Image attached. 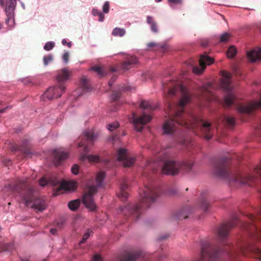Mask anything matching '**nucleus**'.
Segmentation results:
<instances>
[{
	"label": "nucleus",
	"mask_w": 261,
	"mask_h": 261,
	"mask_svg": "<svg viewBox=\"0 0 261 261\" xmlns=\"http://www.w3.org/2000/svg\"><path fill=\"white\" fill-rule=\"evenodd\" d=\"M163 88L164 92L167 91L168 96H174L178 92L180 93L181 96L178 103L181 110L174 113L177 117L176 119H169L165 122L162 128L164 134L169 136H173L176 132L179 130L178 126H180L182 127V130H188L190 133L195 135H198V132H201L206 140L211 139L214 128L210 122L193 115L191 116L190 120L187 121L182 116L184 107L191 99L187 88L182 84L174 85L172 88H168L167 89L163 85Z\"/></svg>",
	"instance_id": "nucleus-1"
},
{
	"label": "nucleus",
	"mask_w": 261,
	"mask_h": 261,
	"mask_svg": "<svg viewBox=\"0 0 261 261\" xmlns=\"http://www.w3.org/2000/svg\"><path fill=\"white\" fill-rule=\"evenodd\" d=\"M158 153V159L154 161H148L146 168L153 172H157L161 168L162 172L166 175L174 176L179 172H189L194 166L191 160L174 161L169 160L171 156V148L167 146L162 148Z\"/></svg>",
	"instance_id": "nucleus-2"
},
{
	"label": "nucleus",
	"mask_w": 261,
	"mask_h": 261,
	"mask_svg": "<svg viewBox=\"0 0 261 261\" xmlns=\"http://www.w3.org/2000/svg\"><path fill=\"white\" fill-rule=\"evenodd\" d=\"M228 161L229 158L226 156H222L215 161L214 173L217 177L248 186L261 182V164L254 168L253 174L243 175L240 172L233 174L229 171Z\"/></svg>",
	"instance_id": "nucleus-3"
},
{
	"label": "nucleus",
	"mask_w": 261,
	"mask_h": 261,
	"mask_svg": "<svg viewBox=\"0 0 261 261\" xmlns=\"http://www.w3.org/2000/svg\"><path fill=\"white\" fill-rule=\"evenodd\" d=\"M160 189L155 186H146L145 190L141 194V203H128L125 206H121L118 213L123 215L126 218H130L132 221H137L143 214L145 208L150 207V203L155 201L159 195Z\"/></svg>",
	"instance_id": "nucleus-4"
},
{
	"label": "nucleus",
	"mask_w": 261,
	"mask_h": 261,
	"mask_svg": "<svg viewBox=\"0 0 261 261\" xmlns=\"http://www.w3.org/2000/svg\"><path fill=\"white\" fill-rule=\"evenodd\" d=\"M7 188L12 193L18 194L26 206L32 203V208L41 212L46 208L47 204L44 199L39 198L33 199L34 190L28 185L26 180H20L17 182L11 183Z\"/></svg>",
	"instance_id": "nucleus-5"
},
{
	"label": "nucleus",
	"mask_w": 261,
	"mask_h": 261,
	"mask_svg": "<svg viewBox=\"0 0 261 261\" xmlns=\"http://www.w3.org/2000/svg\"><path fill=\"white\" fill-rule=\"evenodd\" d=\"M211 247L201 246L200 258L193 261H235L236 254L234 251Z\"/></svg>",
	"instance_id": "nucleus-6"
},
{
	"label": "nucleus",
	"mask_w": 261,
	"mask_h": 261,
	"mask_svg": "<svg viewBox=\"0 0 261 261\" xmlns=\"http://www.w3.org/2000/svg\"><path fill=\"white\" fill-rule=\"evenodd\" d=\"M69 78L70 73L66 68H63L59 70L56 75L58 84L49 87L41 96V99L43 100L46 99L51 100L61 97L65 90V86L63 83Z\"/></svg>",
	"instance_id": "nucleus-7"
},
{
	"label": "nucleus",
	"mask_w": 261,
	"mask_h": 261,
	"mask_svg": "<svg viewBox=\"0 0 261 261\" xmlns=\"http://www.w3.org/2000/svg\"><path fill=\"white\" fill-rule=\"evenodd\" d=\"M105 177V172H99L97 173L96 177V185H91L89 181L87 184L88 191L83 195L82 202L90 211H94L97 208V206L93 199V195L97 192L98 188L103 187Z\"/></svg>",
	"instance_id": "nucleus-8"
},
{
	"label": "nucleus",
	"mask_w": 261,
	"mask_h": 261,
	"mask_svg": "<svg viewBox=\"0 0 261 261\" xmlns=\"http://www.w3.org/2000/svg\"><path fill=\"white\" fill-rule=\"evenodd\" d=\"M165 255L156 253L150 255L141 250H130L124 252L120 256L121 261H160Z\"/></svg>",
	"instance_id": "nucleus-9"
},
{
	"label": "nucleus",
	"mask_w": 261,
	"mask_h": 261,
	"mask_svg": "<svg viewBox=\"0 0 261 261\" xmlns=\"http://www.w3.org/2000/svg\"><path fill=\"white\" fill-rule=\"evenodd\" d=\"M221 75L222 76L221 86L227 93L224 97L223 104L225 106L229 107L234 103V95L233 88L231 86V74L225 71H221Z\"/></svg>",
	"instance_id": "nucleus-10"
},
{
	"label": "nucleus",
	"mask_w": 261,
	"mask_h": 261,
	"mask_svg": "<svg viewBox=\"0 0 261 261\" xmlns=\"http://www.w3.org/2000/svg\"><path fill=\"white\" fill-rule=\"evenodd\" d=\"M0 5L4 8L7 18L6 23L7 31L13 30L15 26V10L16 6V0H0Z\"/></svg>",
	"instance_id": "nucleus-11"
},
{
	"label": "nucleus",
	"mask_w": 261,
	"mask_h": 261,
	"mask_svg": "<svg viewBox=\"0 0 261 261\" xmlns=\"http://www.w3.org/2000/svg\"><path fill=\"white\" fill-rule=\"evenodd\" d=\"M152 118L151 115L146 114L144 112L140 117H138L133 113L132 121L134 125L135 130L137 132H141L144 127V125L149 122Z\"/></svg>",
	"instance_id": "nucleus-12"
},
{
	"label": "nucleus",
	"mask_w": 261,
	"mask_h": 261,
	"mask_svg": "<svg viewBox=\"0 0 261 261\" xmlns=\"http://www.w3.org/2000/svg\"><path fill=\"white\" fill-rule=\"evenodd\" d=\"M260 99L254 100L247 105H239L237 106V111L241 114H251L256 109H261V92L259 93Z\"/></svg>",
	"instance_id": "nucleus-13"
},
{
	"label": "nucleus",
	"mask_w": 261,
	"mask_h": 261,
	"mask_svg": "<svg viewBox=\"0 0 261 261\" xmlns=\"http://www.w3.org/2000/svg\"><path fill=\"white\" fill-rule=\"evenodd\" d=\"M214 62V60L213 58L204 53L200 57L199 61L200 66H194L193 71L194 73L200 74L203 72L206 65H210L213 64Z\"/></svg>",
	"instance_id": "nucleus-14"
},
{
	"label": "nucleus",
	"mask_w": 261,
	"mask_h": 261,
	"mask_svg": "<svg viewBox=\"0 0 261 261\" xmlns=\"http://www.w3.org/2000/svg\"><path fill=\"white\" fill-rule=\"evenodd\" d=\"M117 160L123 163L124 167H130L135 162L134 158H129L127 155V150L125 148H120L117 153Z\"/></svg>",
	"instance_id": "nucleus-15"
},
{
	"label": "nucleus",
	"mask_w": 261,
	"mask_h": 261,
	"mask_svg": "<svg viewBox=\"0 0 261 261\" xmlns=\"http://www.w3.org/2000/svg\"><path fill=\"white\" fill-rule=\"evenodd\" d=\"M78 147H83L84 153H82L81 155V160L82 161H85L87 160L90 162H99L100 161V156L98 155L94 154H88L87 153L89 151L88 146L85 144L83 142H80L78 144Z\"/></svg>",
	"instance_id": "nucleus-16"
},
{
	"label": "nucleus",
	"mask_w": 261,
	"mask_h": 261,
	"mask_svg": "<svg viewBox=\"0 0 261 261\" xmlns=\"http://www.w3.org/2000/svg\"><path fill=\"white\" fill-rule=\"evenodd\" d=\"M247 56L251 62L261 61V47H257L247 51Z\"/></svg>",
	"instance_id": "nucleus-17"
},
{
	"label": "nucleus",
	"mask_w": 261,
	"mask_h": 261,
	"mask_svg": "<svg viewBox=\"0 0 261 261\" xmlns=\"http://www.w3.org/2000/svg\"><path fill=\"white\" fill-rule=\"evenodd\" d=\"M53 152L55 154L53 162L56 166L60 165L62 161L68 157V154L66 152L58 151L57 149H55L53 150Z\"/></svg>",
	"instance_id": "nucleus-18"
},
{
	"label": "nucleus",
	"mask_w": 261,
	"mask_h": 261,
	"mask_svg": "<svg viewBox=\"0 0 261 261\" xmlns=\"http://www.w3.org/2000/svg\"><path fill=\"white\" fill-rule=\"evenodd\" d=\"M61 181L57 177L51 176L48 179L45 177H42L39 180V185L41 187H45L47 185H50L53 187H56L61 185Z\"/></svg>",
	"instance_id": "nucleus-19"
},
{
	"label": "nucleus",
	"mask_w": 261,
	"mask_h": 261,
	"mask_svg": "<svg viewBox=\"0 0 261 261\" xmlns=\"http://www.w3.org/2000/svg\"><path fill=\"white\" fill-rule=\"evenodd\" d=\"M84 136L86 138L87 141L89 143H93L95 141L98 137V133H95L93 129H87L85 130L83 133Z\"/></svg>",
	"instance_id": "nucleus-20"
},
{
	"label": "nucleus",
	"mask_w": 261,
	"mask_h": 261,
	"mask_svg": "<svg viewBox=\"0 0 261 261\" xmlns=\"http://www.w3.org/2000/svg\"><path fill=\"white\" fill-rule=\"evenodd\" d=\"M29 140L28 139H24L22 141V144L21 146H18L16 145H12L11 146V148L13 151H20L22 152H23L24 154L27 155L32 154V152L29 150L28 149L24 148V146H25L28 143H29Z\"/></svg>",
	"instance_id": "nucleus-21"
},
{
	"label": "nucleus",
	"mask_w": 261,
	"mask_h": 261,
	"mask_svg": "<svg viewBox=\"0 0 261 261\" xmlns=\"http://www.w3.org/2000/svg\"><path fill=\"white\" fill-rule=\"evenodd\" d=\"M128 185L126 181L123 182L121 184L120 187V191L117 194L118 196L121 198L122 200L125 201L128 197V194L126 192V190L128 188Z\"/></svg>",
	"instance_id": "nucleus-22"
},
{
	"label": "nucleus",
	"mask_w": 261,
	"mask_h": 261,
	"mask_svg": "<svg viewBox=\"0 0 261 261\" xmlns=\"http://www.w3.org/2000/svg\"><path fill=\"white\" fill-rule=\"evenodd\" d=\"M191 208L189 207H184L175 214L174 217L177 220L180 219L182 217H184V219H186L187 215L191 214Z\"/></svg>",
	"instance_id": "nucleus-23"
},
{
	"label": "nucleus",
	"mask_w": 261,
	"mask_h": 261,
	"mask_svg": "<svg viewBox=\"0 0 261 261\" xmlns=\"http://www.w3.org/2000/svg\"><path fill=\"white\" fill-rule=\"evenodd\" d=\"M80 204V200L76 199L69 201L68 203V207L71 211H75L77 210Z\"/></svg>",
	"instance_id": "nucleus-24"
},
{
	"label": "nucleus",
	"mask_w": 261,
	"mask_h": 261,
	"mask_svg": "<svg viewBox=\"0 0 261 261\" xmlns=\"http://www.w3.org/2000/svg\"><path fill=\"white\" fill-rule=\"evenodd\" d=\"M125 33L126 31L124 29L116 27L113 29L112 35L114 36L121 37L124 36Z\"/></svg>",
	"instance_id": "nucleus-25"
},
{
	"label": "nucleus",
	"mask_w": 261,
	"mask_h": 261,
	"mask_svg": "<svg viewBox=\"0 0 261 261\" xmlns=\"http://www.w3.org/2000/svg\"><path fill=\"white\" fill-rule=\"evenodd\" d=\"M222 121L231 126H234L236 123L235 118L227 115H225L223 116Z\"/></svg>",
	"instance_id": "nucleus-26"
},
{
	"label": "nucleus",
	"mask_w": 261,
	"mask_h": 261,
	"mask_svg": "<svg viewBox=\"0 0 261 261\" xmlns=\"http://www.w3.org/2000/svg\"><path fill=\"white\" fill-rule=\"evenodd\" d=\"M81 85L82 89V91L84 92H88L91 90V88L88 85V81L86 78H83L81 80Z\"/></svg>",
	"instance_id": "nucleus-27"
},
{
	"label": "nucleus",
	"mask_w": 261,
	"mask_h": 261,
	"mask_svg": "<svg viewBox=\"0 0 261 261\" xmlns=\"http://www.w3.org/2000/svg\"><path fill=\"white\" fill-rule=\"evenodd\" d=\"M92 233V230L88 229L86 232L83 234L82 239L80 241L79 245L85 243Z\"/></svg>",
	"instance_id": "nucleus-28"
},
{
	"label": "nucleus",
	"mask_w": 261,
	"mask_h": 261,
	"mask_svg": "<svg viewBox=\"0 0 261 261\" xmlns=\"http://www.w3.org/2000/svg\"><path fill=\"white\" fill-rule=\"evenodd\" d=\"M250 249L254 254L256 257L261 260V248L258 246H250Z\"/></svg>",
	"instance_id": "nucleus-29"
},
{
	"label": "nucleus",
	"mask_w": 261,
	"mask_h": 261,
	"mask_svg": "<svg viewBox=\"0 0 261 261\" xmlns=\"http://www.w3.org/2000/svg\"><path fill=\"white\" fill-rule=\"evenodd\" d=\"M237 53V48L233 45H231L228 49L227 56L229 58H233L236 55Z\"/></svg>",
	"instance_id": "nucleus-30"
},
{
	"label": "nucleus",
	"mask_w": 261,
	"mask_h": 261,
	"mask_svg": "<svg viewBox=\"0 0 261 261\" xmlns=\"http://www.w3.org/2000/svg\"><path fill=\"white\" fill-rule=\"evenodd\" d=\"M140 107L143 110L149 108L151 110H154L158 107L152 106L150 102L145 101H142L140 103Z\"/></svg>",
	"instance_id": "nucleus-31"
},
{
	"label": "nucleus",
	"mask_w": 261,
	"mask_h": 261,
	"mask_svg": "<svg viewBox=\"0 0 261 261\" xmlns=\"http://www.w3.org/2000/svg\"><path fill=\"white\" fill-rule=\"evenodd\" d=\"M90 70L97 72L98 75L100 77H103L105 75L102 68L99 66L95 65L91 67Z\"/></svg>",
	"instance_id": "nucleus-32"
},
{
	"label": "nucleus",
	"mask_w": 261,
	"mask_h": 261,
	"mask_svg": "<svg viewBox=\"0 0 261 261\" xmlns=\"http://www.w3.org/2000/svg\"><path fill=\"white\" fill-rule=\"evenodd\" d=\"M55 46V43L54 41H48L45 43L43 46V49L47 51L52 50Z\"/></svg>",
	"instance_id": "nucleus-33"
},
{
	"label": "nucleus",
	"mask_w": 261,
	"mask_h": 261,
	"mask_svg": "<svg viewBox=\"0 0 261 261\" xmlns=\"http://www.w3.org/2000/svg\"><path fill=\"white\" fill-rule=\"evenodd\" d=\"M119 126V124L118 122L115 121L113 123H109L107 125V129L110 131L113 132Z\"/></svg>",
	"instance_id": "nucleus-34"
},
{
	"label": "nucleus",
	"mask_w": 261,
	"mask_h": 261,
	"mask_svg": "<svg viewBox=\"0 0 261 261\" xmlns=\"http://www.w3.org/2000/svg\"><path fill=\"white\" fill-rule=\"evenodd\" d=\"M53 60V56L51 54H48L47 56H44L43 58V64L45 66L48 65L49 62Z\"/></svg>",
	"instance_id": "nucleus-35"
},
{
	"label": "nucleus",
	"mask_w": 261,
	"mask_h": 261,
	"mask_svg": "<svg viewBox=\"0 0 261 261\" xmlns=\"http://www.w3.org/2000/svg\"><path fill=\"white\" fill-rule=\"evenodd\" d=\"M229 34L227 32L223 33L220 37V41L225 42L228 40L229 38Z\"/></svg>",
	"instance_id": "nucleus-36"
},
{
	"label": "nucleus",
	"mask_w": 261,
	"mask_h": 261,
	"mask_svg": "<svg viewBox=\"0 0 261 261\" xmlns=\"http://www.w3.org/2000/svg\"><path fill=\"white\" fill-rule=\"evenodd\" d=\"M200 207L205 212H207L209 207V203L207 200H203L201 202Z\"/></svg>",
	"instance_id": "nucleus-37"
},
{
	"label": "nucleus",
	"mask_w": 261,
	"mask_h": 261,
	"mask_svg": "<svg viewBox=\"0 0 261 261\" xmlns=\"http://www.w3.org/2000/svg\"><path fill=\"white\" fill-rule=\"evenodd\" d=\"M132 65L129 63L127 59L122 63L121 68L124 70H128L132 67Z\"/></svg>",
	"instance_id": "nucleus-38"
},
{
	"label": "nucleus",
	"mask_w": 261,
	"mask_h": 261,
	"mask_svg": "<svg viewBox=\"0 0 261 261\" xmlns=\"http://www.w3.org/2000/svg\"><path fill=\"white\" fill-rule=\"evenodd\" d=\"M102 12L105 14H107L110 11V3L108 1H106L104 3L102 6Z\"/></svg>",
	"instance_id": "nucleus-39"
},
{
	"label": "nucleus",
	"mask_w": 261,
	"mask_h": 261,
	"mask_svg": "<svg viewBox=\"0 0 261 261\" xmlns=\"http://www.w3.org/2000/svg\"><path fill=\"white\" fill-rule=\"evenodd\" d=\"M71 172L74 175H77L79 173V166L77 164H74L71 168Z\"/></svg>",
	"instance_id": "nucleus-40"
},
{
	"label": "nucleus",
	"mask_w": 261,
	"mask_h": 261,
	"mask_svg": "<svg viewBox=\"0 0 261 261\" xmlns=\"http://www.w3.org/2000/svg\"><path fill=\"white\" fill-rule=\"evenodd\" d=\"M127 60L129 61L132 65H135L138 63V59L136 56H130L128 58Z\"/></svg>",
	"instance_id": "nucleus-41"
},
{
	"label": "nucleus",
	"mask_w": 261,
	"mask_h": 261,
	"mask_svg": "<svg viewBox=\"0 0 261 261\" xmlns=\"http://www.w3.org/2000/svg\"><path fill=\"white\" fill-rule=\"evenodd\" d=\"M213 85L211 83H208L206 85H205L203 88V90L204 92H207L209 94H211V88H212Z\"/></svg>",
	"instance_id": "nucleus-42"
},
{
	"label": "nucleus",
	"mask_w": 261,
	"mask_h": 261,
	"mask_svg": "<svg viewBox=\"0 0 261 261\" xmlns=\"http://www.w3.org/2000/svg\"><path fill=\"white\" fill-rule=\"evenodd\" d=\"M168 237H169V236L168 234H162L156 238V241L157 243H159L162 242L163 240H166Z\"/></svg>",
	"instance_id": "nucleus-43"
},
{
	"label": "nucleus",
	"mask_w": 261,
	"mask_h": 261,
	"mask_svg": "<svg viewBox=\"0 0 261 261\" xmlns=\"http://www.w3.org/2000/svg\"><path fill=\"white\" fill-rule=\"evenodd\" d=\"M198 245H214L213 242L209 239L201 240L200 244Z\"/></svg>",
	"instance_id": "nucleus-44"
},
{
	"label": "nucleus",
	"mask_w": 261,
	"mask_h": 261,
	"mask_svg": "<svg viewBox=\"0 0 261 261\" xmlns=\"http://www.w3.org/2000/svg\"><path fill=\"white\" fill-rule=\"evenodd\" d=\"M91 261H103V258L100 254L96 253L93 256Z\"/></svg>",
	"instance_id": "nucleus-45"
},
{
	"label": "nucleus",
	"mask_w": 261,
	"mask_h": 261,
	"mask_svg": "<svg viewBox=\"0 0 261 261\" xmlns=\"http://www.w3.org/2000/svg\"><path fill=\"white\" fill-rule=\"evenodd\" d=\"M69 54L68 51L65 52L63 55L62 60L65 64H67L69 62Z\"/></svg>",
	"instance_id": "nucleus-46"
},
{
	"label": "nucleus",
	"mask_w": 261,
	"mask_h": 261,
	"mask_svg": "<svg viewBox=\"0 0 261 261\" xmlns=\"http://www.w3.org/2000/svg\"><path fill=\"white\" fill-rule=\"evenodd\" d=\"M18 81L22 82L24 85H27L32 83L31 79L29 77L20 78L19 79Z\"/></svg>",
	"instance_id": "nucleus-47"
},
{
	"label": "nucleus",
	"mask_w": 261,
	"mask_h": 261,
	"mask_svg": "<svg viewBox=\"0 0 261 261\" xmlns=\"http://www.w3.org/2000/svg\"><path fill=\"white\" fill-rule=\"evenodd\" d=\"M120 95L119 93L114 92L111 95V99L113 101H117L119 99Z\"/></svg>",
	"instance_id": "nucleus-48"
},
{
	"label": "nucleus",
	"mask_w": 261,
	"mask_h": 261,
	"mask_svg": "<svg viewBox=\"0 0 261 261\" xmlns=\"http://www.w3.org/2000/svg\"><path fill=\"white\" fill-rule=\"evenodd\" d=\"M151 31L154 33H157L158 32V27L156 22L150 25Z\"/></svg>",
	"instance_id": "nucleus-49"
},
{
	"label": "nucleus",
	"mask_w": 261,
	"mask_h": 261,
	"mask_svg": "<svg viewBox=\"0 0 261 261\" xmlns=\"http://www.w3.org/2000/svg\"><path fill=\"white\" fill-rule=\"evenodd\" d=\"M62 44L64 46H67L68 47H71L72 43L71 41H67L66 39H63L62 40Z\"/></svg>",
	"instance_id": "nucleus-50"
},
{
	"label": "nucleus",
	"mask_w": 261,
	"mask_h": 261,
	"mask_svg": "<svg viewBox=\"0 0 261 261\" xmlns=\"http://www.w3.org/2000/svg\"><path fill=\"white\" fill-rule=\"evenodd\" d=\"M117 79V76L116 75H114L111 77V79L108 82V85L110 87H111L113 86L114 82L116 81Z\"/></svg>",
	"instance_id": "nucleus-51"
},
{
	"label": "nucleus",
	"mask_w": 261,
	"mask_h": 261,
	"mask_svg": "<svg viewBox=\"0 0 261 261\" xmlns=\"http://www.w3.org/2000/svg\"><path fill=\"white\" fill-rule=\"evenodd\" d=\"M146 22L149 25H151L155 22L153 19V17L151 16H148L147 17Z\"/></svg>",
	"instance_id": "nucleus-52"
},
{
	"label": "nucleus",
	"mask_w": 261,
	"mask_h": 261,
	"mask_svg": "<svg viewBox=\"0 0 261 261\" xmlns=\"http://www.w3.org/2000/svg\"><path fill=\"white\" fill-rule=\"evenodd\" d=\"M100 12L96 8H93L91 11V13L94 16H98Z\"/></svg>",
	"instance_id": "nucleus-53"
},
{
	"label": "nucleus",
	"mask_w": 261,
	"mask_h": 261,
	"mask_svg": "<svg viewBox=\"0 0 261 261\" xmlns=\"http://www.w3.org/2000/svg\"><path fill=\"white\" fill-rule=\"evenodd\" d=\"M168 3L175 4H180L182 3V0H168Z\"/></svg>",
	"instance_id": "nucleus-54"
},
{
	"label": "nucleus",
	"mask_w": 261,
	"mask_h": 261,
	"mask_svg": "<svg viewBox=\"0 0 261 261\" xmlns=\"http://www.w3.org/2000/svg\"><path fill=\"white\" fill-rule=\"evenodd\" d=\"M98 16L99 17L98 21L100 22H103L105 19V16L103 14L102 12H100Z\"/></svg>",
	"instance_id": "nucleus-55"
},
{
	"label": "nucleus",
	"mask_w": 261,
	"mask_h": 261,
	"mask_svg": "<svg viewBox=\"0 0 261 261\" xmlns=\"http://www.w3.org/2000/svg\"><path fill=\"white\" fill-rule=\"evenodd\" d=\"M169 193L171 195H174L177 193V190L176 189H173L169 190Z\"/></svg>",
	"instance_id": "nucleus-56"
},
{
	"label": "nucleus",
	"mask_w": 261,
	"mask_h": 261,
	"mask_svg": "<svg viewBox=\"0 0 261 261\" xmlns=\"http://www.w3.org/2000/svg\"><path fill=\"white\" fill-rule=\"evenodd\" d=\"M156 45V43L153 42H151L147 44V47H151L155 46Z\"/></svg>",
	"instance_id": "nucleus-57"
},
{
	"label": "nucleus",
	"mask_w": 261,
	"mask_h": 261,
	"mask_svg": "<svg viewBox=\"0 0 261 261\" xmlns=\"http://www.w3.org/2000/svg\"><path fill=\"white\" fill-rule=\"evenodd\" d=\"M50 232L52 234H56L57 232V229L56 228H51L50 229Z\"/></svg>",
	"instance_id": "nucleus-58"
},
{
	"label": "nucleus",
	"mask_w": 261,
	"mask_h": 261,
	"mask_svg": "<svg viewBox=\"0 0 261 261\" xmlns=\"http://www.w3.org/2000/svg\"><path fill=\"white\" fill-rule=\"evenodd\" d=\"M20 5H21L22 9L24 10L25 8L24 4L22 2H20Z\"/></svg>",
	"instance_id": "nucleus-59"
},
{
	"label": "nucleus",
	"mask_w": 261,
	"mask_h": 261,
	"mask_svg": "<svg viewBox=\"0 0 261 261\" xmlns=\"http://www.w3.org/2000/svg\"><path fill=\"white\" fill-rule=\"evenodd\" d=\"M7 108H8V107H6V108H5V109H0V113H3L5 112V110H6Z\"/></svg>",
	"instance_id": "nucleus-60"
},
{
	"label": "nucleus",
	"mask_w": 261,
	"mask_h": 261,
	"mask_svg": "<svg viewBox=\"0 0 261 261\" xmlns=\"http://www.w3.org/2000/svg\"><path fill=\"white\" fill-rule=\"evenodd\" d=\"M21 261H30V259L29 258L21 259Z\"/></svg>",
	"instance_id": "nucleus-61"
},
{
	"label": "nucleus",
	"mask_w": 261,
	"mask_h": 261,
	"mask_svg": "<svg viewBox=\"0 0 261 261\" xmlns=\"http://www.w3.org/2000/svg\"><path fill=\"white\" fill-rule=\"evenodd\" d=\"M111 71H112L113 72H115L116 71V69L114 68H111Z\"/></svg>",
	"instance_id": "nucleus-62"
},
{
	"label": "nucleus",
	"mask_w": 261,
	"mask_h": 261,
	"mask_svg": "<svg viewBox=\"0 0 261 261\" xmlns=\"http://www.w3.org/2000/svg\"><path fill=\"white\" fill-rule=\"evenodd\" d=\"M165 44H163V45H161L160 46V48H164L165 47Z\"/></svg>",
	"instance_id": "nucleus-63"
},
{
	"label": "nucleus",
	"mask_w": 261,
	"mask_h": 261,
	"mask_svg": "<svg viewBox=\"0 0 261 261\" xmlns=\"http://www.w3.org/2000/svg\"><path fill=\"white\" fill-rule=\"evenodd\" d=\"M168 107H169V109H170V110H171L172 109V106L171 104H170V103H169L168 105Z\"/></svg>",
	"instance_id": "nucleus-64"
}]
</instances>
